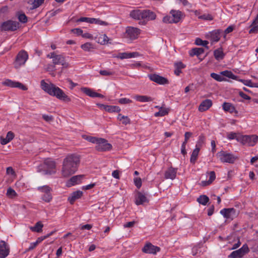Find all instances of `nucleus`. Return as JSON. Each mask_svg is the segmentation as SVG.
Returning <instances> with one entry per match:
<instances>
[{
  "label": "nucleus",
  "mask_w": 258,
  "mask_h": 258,
  "mask_svg": "<svg viewBox=\"0 0 258 258\" xmlns=\"http://www.w3.org/2000/svg\"><path fill=\"white\" fill-rule=\"evenodd\" d=\"M83 178V175H78L72 177L66 182V185L68 187H71L76 184H79Z\"/></svg>",
  "instance_id": "20"
},
{
  "label": "nucleus",
  "mask_w": 258,
  "mask_h": 258,
  "mask_svg": "<svg viewBox=\"0 0 258 258\" xmlns=\"http://www.w3.org/2000/svg\"><path fill=\"white\" fill-rule=\"evenodd\" d=\"M249 251L247 245L245 244L239 249L232 251L228 257L230 258H241Z\"/></svg>",
  "instance_id": "9"
},
{
  "label": "nucleus",
  "mask_w": 258,
  "mask_h": 258,
  "mask_svg": "<svg viewBox=\"0 0 258 258\" xmlns=\"http://www.w3.org/2000/svg\"><path fill=\"white\" fill-rule=\"evenodd\" d=\"M210 76L211 78L218 82H222L226 80V79L225 78L215 73H211Z\"/></svg>",
  "instance_id": "46"
},
{
  "label": "nucleus",
  "mask_w": 258,
  "mask_h": 258,
  "mask_svg": "<svg viewBox=\"0 0 258 258\" xmlns=\"http://www.w3.org/2000/svg\"><path fill=\"white\" fill-rule=\"evenodd\" d=\"M130 16L134 19L143 20L140 24L145 25L146 22L154 20L156 18V14L150 10H134L131 12Z\"/></svg>",
  "instance_id": "3"
},
{
  "label": "nucleus",
  "mask_w": 258,
  "mask_h": 258,
  "mask_svg": "<svg viewBox=\"0 0 258 258\" xmlns=\"http://www.w3.org/2000/svg\"><path fill=\"white\" fill-rule=\"evenodd\" d=\"M37 190L44 194L50 193L52 189L48 185H43L37 187Z\"/></svg>",
  "instance_id": "43"
},
{
  "label": "nucleus",
  "mask_w": 258,
  "mask_h": 258,
  "mask_svg": "<svg viewBox=\"0 0 258 258\" xmlns=\"http://www.w3.org/2000/svg\"><path fill=\"white\" fill-rule=\"evenodd\" d=\"M17 195L16 191L11 187H9L7 189V195L8 196L14 197Z\"/></svg>",
  "instance_id": "59"
},
{
  "label": "nucleus",
  "mask_w": 258,
  "mask_h": 258,
  "mask_svg": "<svg viewBox=\"0 0 258 258\" xmlns=\"http://www.w3.org/2000/svg\"><path fill=\"white\" fill-rule=\"evenodd\" d=\"M52 62L55 65L59 64L64 67H67L68 66V64L65 61L64 58L60 54H56L53 60H52Z\"/></svg>",
  "instance_id": "24"
},
{
  "label": "nucleus",
  "mask_w": 258,
  "mask_h": 258,
  "mask_svg": "<svg viewBox=\"0 0 258 258\" xmlns=\"http://www.w3.org/2000/svg\"><path fill=\"white\" fill-rule=\"evenodd\" d=\"M149 202L146 195L139 191H136L135 195V204L137 205H143L145 203Z\"/></svg>",
  "instance_id": "15"
},
{
  "label": "nucleus",
  "mask_w": 258,
  "mask_h": 258,
  "mask_svg": "<svg viewBox=\"0 0 258 258\" xmlns=\"http://www.w3.org/2000/svg\"><path fill=\"white\" fill-rule=\"evenodd\" d=\"M43 227V225L41 222L38 221L35 224L34 226L31 227L30 229L33 232H41L42 231Z\"/></svg>",
  "instance_id": "36"
},
{
  "label": "nucleus",
  "mask_w": 258,
  "mask_h": 258,
  "mask_svg": "<svg viewBox=\"0 0 258 258\" xmlns=\"http://www.w3.org/2000/svg\"><path fill=\"white\" fill-rule=\"evenodd\" d=\"M100 138L94 137H87L86 139L90 142L97 144L99 139Z\"/></svg>",
  "instance_id": "56"
},
{
  "label": "nucleus",
  "mask_w": 258,
  "mask_h": 258,
  "mask_svg": "<svg viewBox=\"0 0 258 258\" xmlns=\"http://www.w3.org/2000/svg\"><path fill=\"white\" fill-rule=\"evenodd\" d=\"M223 109L224 111L229 112L230 113H238L235 107L230 103L224 102L222 105Z\"/></svg>",
  "instance_id": "27"
},
{
  "label": "nucleus",
  "mask_w": 258,
  "mask_h": 258,
  "mask_svg": "<svg viewBox=\"0 0 258 258\" xmlns=\"http://www.w3.org/2000/svg\"><path fill=\"white\" fill-rule=\"evenodd\" d=\"M19 21L22 23H26L27 22V17L24 13H21L18 15Z\"/></svg>",
  "instance_id": "50"
},
{
  "label": "nucleus",
  "mask_w": 258,
  "mask_h": 258,
  "mask_svg": "<svg viewBox=\"0 0 258 258\" xmlns=\"http://www.w3.org/2000/svg\"><path fill=\"white\" fill-rule=\"evenodd\" d=\"M220 74L225 77L232 79L233 80H237L238 78V76L235 75L231 71H224L221 72Z\"/></svg>",
  "instance_id": "35"
},
{
  "label": "nucleus",
  "mask_w": 258,
  "mask_h": 258,
  "mask_svg": "<svg viewBox=\"0 0 258 258\" xmlns=\"http://www.w3.org/2000/svg\"><path fill=\"white\" fill-rule=\"evenodd\" d=\"M81 48L85 51H90L93 48V45L89 42H87L81 45Z\"/></svg>",
  "instance_id": "49"
},
{
  "label": "nucleus",
  "mask_w": 258,
  "mask_h": 258,
  "mask_svg": "<svg viewBox=\"0 0 258 258\" xmlns=\"http://www.w3.org/2000/svg\"><path fill=\"white\" fill-rule=\"evenodd\" d=\"M80 163V156L77 154H70L63 159L61 170L63 177H69L77 170Z\"/></svg>",
  "instance_id": "1"
},
{
  "label": "nucleus",
  "mask_w": 258,
  "mask_h": 258,
  "mask_svg": "<svg viewBox=\"0 0 258 258\" xmlns=\"http://www.w3.org/2000/svg\"><path fill=\"white\" fill-rule=\"evenodd\" d=\"M123 119L121 120L122 124L126 125L131 123V120L128 116H125V117H123Z\"/></svg>",
  "instance_id": "64"
},
{
  "label": "nucleus",
  "mask_w": 258,
  "mask_h": 258,
  "mask_svg": "<svg viewBox=\"0 0 258 258\" xmlns=\"http://www.w3.org/2000/svg\"><path fill=\"white\" fill-rule=\"evenodd\" d=\"M95 22H94V24H98L99 25H103V26H107L108 25V23L105 21H102L100 20L99 19H96L95 18Z\"/></svg>",
  "instance_id": "58"
},
{
  "label": "nucleus",
  "mask_w": 258,
  "mask_h": 258,
  "mask_svg": "<svg viewBox=\"0 0 258 258\" xmlns=\"http://www.w3.org/2000/svg\"><path fill=\"white\" fill-rule=\"evenodd\" d=\"M198 18L204 20L211 21L213 19V16L209 14H204L202 15L199 16Z\"/></svg>",
  "instance_id": "48"
},
{
  "label": "nucleus",
  "mask_w": 258,
  "mask_h": 258,
  "mask_svg": "<svg viewBox=\"0 0 258 258\" xmlns=\"http://www.w3.org/2000/svg\"><path fill=\"white\" fill-rule=\"evenodd\" d=\"M177 173V169L170 167L165 172L164 177L166 179L173 180L175 178Z\"/></svg>",
  "instance_id": "21"
},
{
  "label": "nucleus",
  "mask_w": 258,
  "mask_h": 258,
  "mask_svg": "<svg viewBox=\"0 0 258 258\" xmlns=\"http://www.w3.org/2000/svg\"><path fill=\"white\" fill-rule=\"evenodd\" d=\"M134 98L137 101L141 102H147L153 100L151 97L144 95H136L134 97Z\"/></svg>",
  "instance_id": "33"
},
{
  "label": "nucleus",
  "mask_w": 258,
  "mask_h": 258,
  "mask_svg": "<svg viewBox=\"0 0 258 258\" xmlns=\"http://www.w3.org/2000/svg\"><path fill=\"white\" fill-rule=\"evenodd\" d=\"M95 18L88 17H81L77 20V22H87L90 24H94Z\"/></svg>",
  "instance_id": "44"
},
{
  "label": "nucleus",
  "mask_w": 258,
  "mask_h": 258,
  "mask_svg": "<svg viewBox=\"0 0 258 258\" xmlns=\"http://www.w3.org/2000/svg\"><path fill=\"white\" fill-rule=\"evenodd\" d=\"M172 18L174 20V23H177L180 21L182 16V13L179 11L171 10L170 12Z\"/></svg>",
  "instance_id": "30"
},
{
  "label": "nucleus",
  "mask_w": 258,
  "mask_h": 258,
  "mask_svg": "<svg viewBox=\"0 0 258 258\" xmlns=\"http://www.w3.org/2000/svg\"><path fill=\"white\" fill-rule=\"evenodd\" d=\"M214 56L217 60H220L224 58L225 54L223 52L222 48L220 47L214 51Z\"/></svg>",
  "instance_id": "31"
},
{
  "label": "nucleus",
  "mask_w": 258,
  "mask_h": 258,
  "mask_svg": "<svg viewBox=\"0 0 258 258\" xmlns=\"http://www.w3.org/2000/svg\"><path fill=\"white\" fill-rule=\"evenodd\" d=\"M149 79L158 84L165 85L169 83L168 79L156 74H151L148 75Z\"/></svg>",
  "instance_id": "13"
},
{
  "label": "nucleus",
  "mask_w": 258,
  "mask_h": 258,
  "mask_svg": "<svg viewBox=\"0 0 258 258\" xmlns=\"http://www.w3.org/2000/svg\"><path fill=\"white\" fill-rule=\"evenodd\" d=\"M209 201L208 196L206 195H201L197 199V202L203 205H206Z\"/></svg>",
  "instance_id": "39"
},
{
  "label": "nucleus",
  "mask_w": 258,
  "mask_h": 258,
  "mask_svg": "<svg viewBox=\"0 0 258 258\" xmlns=\"http://www.w3.org/2000/svg\"><path fill=\"white\" fill-rule=\"evenodd\" d=\"M200 150L198 149V148H195L191 155L190 158V161L191 163L195 164L196 161L197 160L198 155L199 153Z\"/></svg>",
  "instance_id": "37"
},
{
  "label": "nucleus",
  "mask_w": 258,
  "mask_h": 258,
  "mask_svg": "<svg viewBox=\"0 0 258 258\" xmlns=\"http://www.w3.org/2000/svg\"><path fill=\"white\" fill-rule=\"evenodd\" d=\"M40 85L41 89L49 95L66 102L71 101V98L61 89L53 84H48L43 80L41 81Z\"/></svg>",
  "instance_id": "2"
},
{
  "label": "nucleus",
  "mask_w": 258,
  "mask_h": 258,
  "mask_svg": "<svg viewBox=\"0 0 258 258\" xmlns=\"http://www.w3.org/2000/svg\"><path fill=\"white\" fill-rule=\"evenodd\" d=\"M227 240L229 241V243H232L234 241H237V243H235L231 249L233 250L238 248L241 244L239 237L237 235V234L235 232L232 233L230 235L227 237Z\"/></svg>",
  "instance_id": "16"
},
{
  "label": "nucleus",
  "mask_w": 258,
  "mask_h": 258,
  "mask_svg": "<svg viewBox=\"0 0 258 258\" xmlns=\"http://www.w3.org/2000/svg\"><path fill=\"white\" fill-rule=\"evenodd\" d=\"M220 214L226 219H233L236 215V210L234 208H225L220 211Z\"/></svg>",
  "instance_id": "18"
},
{
  "label": "nucleus",
  "mask_w": 258,
  "mask_h": 258,
  "mask_svg": "<svg viewBox=\"0 0 258 258\" xmlns=\"http://www.w3.org/2000/svg\"><path fill=\"white\" fill-rule=\"evenodd\" d=\"M2 84L4 86L10 87L11 88H18L24 91L27 90V87L23 84L19 82L13 81L9 79L6 80L2 83Z\"/></svg>",
  "instance_id": "12"
},
{
  "label": "nucleus",
  "mask_w": 258,
  "mask_h": 258,
  "mask_svg": "<svg viewBox=\"0 0 258 258\" xmlns=\"http://www.w3.org/2000/svg\"><path fill=\"white\" fill-rule=\"evenodd\" d=\"M118 102L120 104H126L132 103V101L128 98H122L118 99Z\"/></svg>",
  "instance_id": "52"
},
{
  "label": "nucleus",
  "mask_w": 258,
  "mask_h": 258,
  "mask_svg": "<svg viewBox=\"0 0 258 258\" xmlns=\"http://www.w3.org/2000/svg\"><path fill=\"white\" fill-rule=\"evenodd\" d=\"M139 54L137 52H122L119 53L117 56V58L123 59L125 58H130L138 56Z\"/></svg>",
  "instance_id": "25"
},
{
  "label": "nucleus",
  "mask_w": 258,
  "mask_h": 258,
  "mask_svg": "<svg viewBox=\"0 0 258 258\" xmlns=\"http://www.w3.org/2000/svg\"><path fill=\"white\" fill-rule=\"evenodd\" d=\"M83 195V192L80 190H77L73 192L68 198V201L71 205H73L76 200L80 199Z\"/></svg>",
  "instance_id": "23"
},
{
  "label": "nucleus",
  "mask_w": 258,
  "mask_h": 258,
  "mask_svg": "<svg viewBox=\"0 0 258 258\" xmlns=\"http://www.w3.org/2000/svg\"><path fill=\"white\" fill-rule=\"evenodd\" d=\"M174 74L178 76L181 73V70L186 67L185 64L183 63L181 61L176 62L174 63Z\"/></svg>",
  "instance_id": "26"
},
{
  "label": "nucleus",
  "mask_w": 258,
  "mask_h": 258,
  "mask_svg": "<svg viewBox=\"0 0 258 258\" xmlns=\"http://www.w3.org/2000/svg\"><path fill=\"white\" fill-rule=\"evenodd\" d=\"M217 156L223 163H233L236 159L232 154L223 151L218 152Z\"/></svg>",
  "instance_id": "7"
},
{
  "label": "nucleus",
  "mask_w": 258,
  "mask_h": 258,
  "mask_svg": "<svg viewBox=\"0 0 258 258\" xmlns=\"http://www.w3.org/2000/svg\"><path fill=\"white\" fill-rule=\"evenodd\" d=\"M249 28H250L248 32L249 34H255L258 33V23L253 24L252 22Z\"/></svg>",
  "instance_id": "45"
},
{
  "label": "nucleus",
  "mask_w": 258,
  "mask_h": 258,
  "mask_svg": "<svg viewBox=\"0 0 258 258\" xmlns=\"http://www.w3.org/2000/svg\"><path fill=\"white\" fill-rule=\"evenodd\" d=\"M239 81L242 82L245 86L250 87H256L258 88V83H253L250 80H243L240 79Z\"/></svg>",
  "instance_id": "38"
},
{
  "label": "nucleus",
  "mask_w": 258,
  "mask_h": 258,
  "mask_svg": "<svg viewBox=\"0 0 258 258\" xmlns=\"http://www.w3.org/2000/svg\"><path fill=\"white\" fill-rule=\"evenodd\" d=\"M140 33V30L133 27H127L126 28L125 36L131 40L137 39Z\"/></svg>",
  "instance_id": "11"
},
{
  "label": "nucleus",
  "mask_w": 258,
  "mask_h": 258,
  "mask_svg": "<svg viewBox=\"0 0 258 258\" xmlns=\"http://www.w3.org/2000/svg\"><path fill=\"white\" fill-rule=\"evenodd\" d=\"M169 110L165 108H160L158 112L155 113L154 115L156 117L164 116L168 113Z\"/></svg>",
  "instance_id": "42"
},
{
  "label": "nucleus",
  "mask_w": 258,
  "mask_h": 258,
  "mask_svg": "<svg viewBox=\"0 0 258 258\" xmlns=\"http://www.w3.org/2000/svg\"><path fill=\"white\" fill-rule=\"evenodd\" d=\"M10 249L6 242L3 240L0 241V258H5L9 254Z\"/></svg>",
  "instance_id": "19"
},
{
  "label": "nucleus",
  "mask_w": 258,
  "mask_h": 258,
  "mask_svg": "<svg viewBox=\"0 0 258 258\" xmlns=\"http://www.w3.org/2000/svg\"><path fill=\"white\" fill-rule=\"evenodd\" d=\"M44 0H29L28 3L32 6L31 9L33 10L38 8L43 3Z\"/></svg>",
  "instance_id": "34"
},
{
  "label": "nucleus",
  "mask_w": 258,
  "mask_h": 258,
  "mask_svg": "<svg viewBox=\"0 0 258 258\" xmlns=\"http://www.w3.org/2000/svg\"><path fill=\"white\" fill-rule=\"evenodd\" d=\"M112 148V145L107 143L106 140L100 138L95 146V149L98 151H109Z\"/></svg>",
  "instance_id": "10"
},
{
  "label": "nucleus",
  "mask_w": 258,
  "mask_h": 258,
  "mask_svg": "<svg viewBox=\"0 0 258 258\" xmlns=\"http://www.w3.org/2000/svg\"><path fill=\"white\" fill-rule=\"evenodd\" d=\"M238 136H237L236 134L233 132H230L229 133H228L227 135V138L229 140H233V139H236L237 140V138Z\"/></svg>",
  "instance_id": "61"
},
{
  "label": "nucleus",
  "mask_w": 258,
  "mask_h": 258,
  "mask_svg": "<svg viewBox=\"0 0 258 258\" xmlns=\"http://www.w3.org/2000/svg\"><path fill=\"white\" fill-rule=\"evenodd\" d=\"M239 96L242 97L243 99L245 100H250L251 99L250 97L245 94L242 91L239 92Z\"/></svg>",
  "instance_id": "63"
},
{
  "label": "nucleus",
  "mask_w": 258,
  "mask_h": 258,
  "mask_svg": "<svg viewBox=\"0 0 258 258\" xmlns=\"http://www.w3.org/2000/svg\"><path fill=\"white\" fill-rule=\"evenodd\" d=\"M163 22L165 23H174L171 16H166L163 18Z\"/></svg>",
  "instance_id": "54"
},
{
  "label": "nucleus",
  "mask_w": 258,
  "mask_h": 258,
  "mask_svg": "<svg viewBox=\"0 0 258 258\" xmlns=\"http://www.w3.org/2000/svg\"><path fill=\"white\" fill-rule=\"evenodd\" d=\"M19 28V23L12 20L3 22L1 25V30L5 31H14Z\"/></svg>",
  "instance_id": "8"
},
{
  "label": "nucleus",
  "mask_w": 258,
  "mask_h": 258,
  "mask_svg": "<svg viewBox=\"0 0 258 258\" xmlns=\"http://www.w3.org/2000/svg\"><path fill=\"white\" fill-rule=\"evenodd\" d=\"M14 134L12 132H8L5 138H1V144L4 145H6L14 139Z\"/></svg>",
  "instance_id": "29"
},
{
  "label": "nucleus",
  "mask_w": 258,
  "mask_h": 258,
  "mask_svg": "<svg viewBox=\"0 0 258 258\" xmlns=\"http://www.w3.org/2000/svg\"><path fill=\"white\" fill-rule=\"evenodd\" d=\"M209 174V182L212 183L216 178V175L214 171H212L208 173Z\"/></svg>",
  "instance_id": "55"
},
{
  "label": "nucleus",
  "mask_w": 258,
  "mask_h": 258,
  "mask_svg": "<svg viewBox=\"0 0 258 258\" xmlns=\"http://www.w3.org/2000/svg\"><path fill=\"white\" fill-rule=\"evenodd\" d=\"M204 52V49L203 48H194L191 49L189 52V54L190 56H193L194 55L197 56L198 57L200 56L201 54Z\"/></svg>",
  "instance_id": "32"
},
{
  "label": "nucleus",
  "mask_w": 258,
  "mask_h": 258,
  "mask_svg": "<svg viewBox=\"0 0 258 258\" xmlns=\"http://www.w3.org/2000/svg\"><path fill=\"white\" fill-rule=\"evenodd\" d=\"M205 138L203 136H200L196 145V148L201 150L203 144L205 142Z\"/></svg>",
  "instance_id": "47"
},
{
  "label": "nucleus",
  "mask_w": 258,
  "mask_h": 258,
  "mask_svg": "<svg viewBox=\"0 0 258 258\" xmlns=\"http://www.w3.org/2000/svg\"><path fill=\"white\" fill-rule=\"evenodd\" d=\"M134 183L137 187L139 189L142 186V180L141 178H135L134 179Z\"/></svg>",
  "instance_id": "60"
},
{
  "label": "nucleus",
  "mask_w": 258,
  "mask_h": 258,
  "mask_svg": "<svg viewBox=\"0 0 258 258\" xmlns=\"http://www.w3.org/2000/svg\"><path fill=\"white\" fill-rule=\"evenodd\" d=\"M107 112L109 113L112 112H119L121 110L120 108L118 106L115 105H108L106 107Z\"/></svg>",
  "instance_id": "41"
},
{
  "label": "nucleus",
  "mask_w": 258,
  "mask_h": 258,
  "mask_svg": "<svg viewBox=\"0 0 258 258\" xmlns=\"http://www.w3.org/2000/svg\"><path fill=\"white\" fill-rule=\"evenodd\" d=\"M99 74L102 76H111L113 75V73L112 72L107 71V70H100L99 71Z\"/></svg>",
  "instance_id": "57"
},
{
  "label": "nucleus",
  "mask_w": 258,
  "mask_h": 258,
  "mask_svg": "<svg viewBox=\"0 0 258 258\" xmlns=\"http://www.w3.org/2000/svg\"><path fill=\"white\" fill-rule=\"evenodd\" d=\"M237 141L244 145L253 146L258 141V136L253 135H240L238 136Z\"/></svg>",
  "instance_id": "5"
},
{
  "label": "nucleus",
  "mask_w": 258,
  "mask_h": 258,
  "mask_svg": "<svg viewBox=\"0 0 258 258\" xmlns=\"http://www.w3.org/2000/svg\"><path fill=\"white\" fill-rule=\"evenodd\" d=\"M56 163L54 161L46 159L44 163L38 166V171L44 175L52 174L55 173Z\"/></svg>",
  "instance_id": "4"
},
{
  "label": "nucleus",
  "mask_w": 258,
  "mask_h": 258,
  "mask_svg": "<svg viewBox=\"0 0 258 258\" xmlns=\"http://www.w3.org/2000/svg\"><path fill=\"white\" fill-rule=\"evenodd\" d=\"M222 31L218 29L213 31L211 32V39L213 42H217L219 41L220 39V34Z\"/></svg>",
  "instance_id": "28"
},
{
  "label": "nucleus",
  "mask_w": 258,
  "mask_h": 258,
  "mask_svg": "<svg viewBox=\"0 0 258 258\" xmlns=\"http://www.w3.org/2000/svg\"><path fill=\"white\" fill-rule=\"evenodd\" d=\"M212 105V101L211 99H207L203 101L199 106V110L201 112L208 110Z\"/></svg>",
  "instance_id": "22"
},
{
  "label": "nucleus",
  "mask_w": 258,
  "mask_h": 258,
  "mask_svg": "<svg viewBox=\"0 0 258 258\" xmlns=\"http://www.w3.org/2000/svg\"><path fill=\"white\" fill-rule=\"evenodd\" d=\"M160 250V248L158 246L153 245L151 243H148L144 245L142 248V251L146 253L156 254Z\"/></svg>",
  "instance_id": "14"
},
{
  "label": "nucleus",
  "mask_w": 258,
  "mask_h": 258,
  "mask_svg": "<svg viewBox=\"0 0 258 258\" xmlns=\"http://www.w3.org/2000/svg\"><path fill=\"white\" fill-rule=\"evenodd\" d=\"M192 134L191 132H185L184 134V141L182 143V145L186 146L188 140L189 139V138L192 136Z\"/></svg>",
  "instance_id": "53"
},
{
  "label": "nucleus",
  "mask_w": 258,
  "mask_h": 258,
  "mask_svg": "<svg viewBox=\"0 0 258 258\" xmlns=\"http://www.w3.org/2000/svg\"><path fill=\"white\" fill-rule=\"evenodd\" d=\"M71 31L78 36L83 34V30L80 28H75L72 29Z\"/></svg>",
  "instance_id": "62"
},
{
  "label": "nucleus",
  "mask_w": 258,
  "mask_h": 258,
  "mask_svg": "<svg viewBox=\"0 0 258 258\" xmlns=\"http://www.w3.org/2000/svg\"><path fill=\"white\" fill-rule=\"evenodd\" d=\"M81 91L87 96L92 98L99 97L103 98L104 97V95H103L102 94L95 92L93 91L92 89L89 88L82 87L81 88Z\"/></svg>",
  "instance_id": "17"
},
{
  "label": "nucleus",
  "mask_w": 258,
  "mask_h": 258,
  "mask_svg": "<svg viewBox=\"0 0 258 258\" xmlns=\"http://www.w3.org/2000/svg\"><path fill=\"white\" fill-rule=\"evenodd\" d=\"M42 199L45 202H49L52 200V195L51 192L43 194L42 196Z\"/></svg>",
  "instance_id": "51"
},
{
  "label": "nucleus",
  "mask_w": 258,
  "mask_h": 258,
  "mask_svg": "<svg viewBox=\"0 0 258 258\" xmlns=\"http://www.w3.org/2000/svg\"><path fill=\"white\" fill-rule=\"evenodd\" d=\"M195 44L197 45L204 46L208 49L209 48V46H208L209 42L207 40H203L200 38H197L196 39Z\"/></svg>",
  "instance_id": "40"
},
{
  "label": "nucleus",
  "mask_w": 258,
  "mask_h": 258,
  "mask_svg": "<svg viewBox=\"0 0 258 258\" xmlns=\"http://www.w3.org/2000/svg\"><path fill=\"white\" fill-rule=\"evenodd\" d=\"M28 59V53L24 50H21L19 52L15 58L14 62L15 67L16 68H19L21 66L24 65Z\"/></svg>",
  "instance_id": "6"
}]
</instances>
